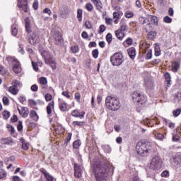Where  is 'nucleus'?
Wrapping results in <instances>:
<instances>
[{
  "mask_svg": "<svg viewBox=\"0 0 181 181\" xmlns=\"http://www.w3.org/2000/svg\"><path fill=\"white\" fill-rule=\"evenodd\" d=\"M77 19L78 22H81V21H83V10L81 8H78L77 10Z\"/></svg>",
  "mask_w": 181,
  "mask_h": 181,
  "instance_id": "obj_28",
  "label": "nucleus"
},
{
  "mask_svg": "<svg viewBox=\"0 0 181 181\" xmlns=\"http://www.w3.org/2000/svg\"><path fill=\"white\" fill-rule=\"evenodd\" d=\"M181 113V109L178 108L173 112V117H179Z\"/></svg>",
  "mask_w": 181,
  "mask_h": 181,
  "instance_id": "obj_40",
  "label": "nucleus"
},
{
  "mask_svg": "<svg viewBox=\"0 0 181 181\" xmlns=\"http://www.w3.org/2000/svg\"><path fill=\"white\" fill-rule=\"evenodd\" d=\"M18 6L23 11V12L28 13V1L26 0H18Z\"/></svg>",
  "mask_w": 181,
  "mask_h": 181,
  "instance_id": "obj_14",
  "label": "nucleus"
},
{
  "mask_svg": "<svg viewBox=\"0 0 181 181\" xmlns=\"http://www.w3.org/2000/svg\"><path fill=\"white\" fill-rule=\"evenodd\" d=\"M9 117H11V113L8 111L5 110L4 112H3V117L4 118V119H8Z\"/></svg>",
  "mask_w": 181,
  "mask_h": 181,
  "instance_id": "obj_42",
  "label": "nucleus"
},
{
  "mask_svg": "<svg viewBox=\"0 0 181 181\" xmlns=\"http://www.w3.org/2000/svg\"><path fill=\"white\" fill-rule=\"evenodd\" d=\"M30 90H31V91H34V92L37 91V90H38L37 85H36V84L33 85L30 88Z\"/></svg>",
  "mask_w": 181,
  "mask_h": 181,
  "instance_id": "obj_62",
  "label": "nucleus"
},
{
  "mask_svg": "<svg viewBox=\"0 0 181 181\" xmlns=\"http://www.w3.org/2000/svg\"><path fill=\"white\" fill-rule=\"evenodd\" d=\"M105 22L106 25H112L113 21H112V18H105Z\"/></svg>",
  "mask_w": 181,
  "mask_h": 181,
  "instance_id": "obj_52",
  "label": "nucleus"
},
{
  "mask_svg": "<svg viewBox=\"0 0 181 181\" xmlns=\"http://www.w3.org/2000/svg\"><path fill=\"white\" fill-rule=\"evenodd\" d=\"M11 122H16L18 121V116L13 115L11 119Z\"/></svg>",
  "mask_w": 181,
  "mask_h": 181,
  "instance_id": "obj_64",
  "label": "nucleus"
},
{
  "mask_svg": "<svg viewBox=\"0 0 181 181\" xmlns=\"http://www.w3.org/2000/svg\"><path fill=\"white\" fill-rule=\"evenodd\" d=\"M3 103H4V105H9V98H8L7 97H4Z\"/></svg>",
  "mask_w": 181,
  "mask_h": 181,
  "instance_id": "obj_56",
  "label": "nucleus"
},
{
  "mask_svg": "<svg viewBox=\"0 0 181 181\" xmlns=\"http://www.w3.org/2000/svg\"><path fill=\"white\" fill-rule=\"evenodd\" d=\"M21 142L22 144V148L24 151H28L29 149V145L25 142V139H21Z\"/></svg>",
  "mask_w": 181,
  "mask_h": 181,
  "instance_id": "obj_32",
  "label": "nucleus"
},
{
  "mask_svg": "<svg viewBox=\"0 0 181 181\" xmlns=\"http://www.w3.org/2000/svg\"><path fill=\"white\" fill-rule=\"evenodd\" d=\"M30 117L33 119V121H38L39 120V115H37V112L35 110H32L30 113Z\"/></svg>",
  "mask_w": 181,
  "mask_h": 181,
  "instance_id": "obj_24",
  "label": "nucleus"
},
{
  "mask_svg": "<svg viewBox=\"0 0 181 181\" xmlns=\"http://www.w3.org/2000/svg\"><path fill=\"white\" fill-rule=\"evenodd\" d=\"M21 86V83L18 80H15L13 83V86H11L8 89L9 93L11 94H13V95H16L18 94V92L19 91V89H18V87Z\"/></svg>",
  "mask_w": 181,
  "mask_h": 181,
  "instance_id": "obj_10",
  "label": "nucleus"
},
{
  "mask_svg": "<svg viewBox=\"0 0 181 181\" xmlns=\"http://www.w3.org/2000/svg\"><path fill=\"white\" fill-rule=\"evenodd\" d=\"M39 81L40 84L42 86V88H46V86L47 84V79L45 77H41Z\"/></svg>",
  "mask_w": 181,
  "mask_h": 181,
  "instance_id": "obj_27",
  "label": "nucleus"
},
{
  "mask_svg": "<svg viewBox=\"0 0 181 181\" xmlns=\"http://www.w3.org/2000/svg\"><path fill=\"white\" fill-rule=\"evenodd\" d=\"M146 59V60H151V59H152V49H148Z\"/></svg>",
  "mask_w": 181,
  "mask_h": 181,
  "instance_id": "obj_46",
  "label": "nucleus"
},
{
  "mask_svg": "<svg viewBox=\"0 0 181 181\" xmlns=\"http://www.w3.org/2000/svg\"><path fill=\"white\" fill-rule=\"evenodd\" d=\"M18 131H22L23 129V125H22V122L19 121L17 126Z\"/></svg>",
  "mask_w": 181,
  "mask_h": 181,
  "instance_id": "obj_59",
  "label": "nucleus"
},
{
  "mask_svg": "<svg viewBox=\"0 0 181 181\" xmlns=\"http://www.w3.org/2000/svg\"><path fill=\"white\" fill-rule=\"evenodd\" d=\"M132 100L134 103H140V104H145L146 103V97L138 92H133L132 94Z\"/></svg>",
  "mask_w": 181,
  "mask_h": 181,
  "instance_id": "obj_9",
  "label": "nucleus"
},
{
  "mask_svg": "<svg viewBox=\"0 0 181 181\" xmlns=\"http://www.w3.org/2000/svg\"><path fill=\"white\" fill-rule=\"evenodd\" d=\"M81 146V141L80 140H76L73 143V146L74 149H78V148H80Z\"/></svg>",
  "mask_w": 181,
  "mask_h": 181,
  "instance_id": "obj_33",
  "label": "nucleus"
},
{
  "mask_svg": "<svg viewBox=\"0 0 181 181\" xmlns=\"http://www.w3.org/2000/svg\"><path fill=\"white\" fill-rule=\"evenodd\" d=\"M0 144L1 145H11L13 144V140L11 137L1 138L0 139Z\"/></svg>",
  "mask_w": 181,
  "mask_h": 181,
  "instance_id": "obj_18",
  "label": "nucleus"
},
{
  "mask_svg": "<svg viewBox=\"0 0 181 181\" xmlns=\"http://www.w3.org/2000/svg\"><path fill=\"white\" fill-rule=\"evenodd\" d=\"M53 39L55 45H60L61 43H63V37L60 32L54 33L53 35Z\"/></svg>",
  "mask_w": 181,
  "mask_h": 181,
  "instance_id": "obj_11",
  "label": "nucleus"
},
{
  "mask_svg": "<svg viewBox=\"0 0 181 181\" xmlns=\"http://www.w3.org/2000/svg\"><path fill=\"white\" fill-rule=\"evenodd\" d=\"M149 168L152 170H160V169H162V159L159 155H155L153 156Z\"/></svg>",
  "mask_w": 181,
  "mask_h": 181,
  "instance_id": "obj_6",
  "label": "nucleus"
},
{
  "mask_svg": "<svg viewBox=\"0 0 181 181\" xmlns=\"http://www.w3.org/2000/svg\"><path fill=\"white\" fill-rule=\"evenodd\" d=\"M19 114L22 115L23 118H27L28 115H29V110H28V107H22L21 111L20 109H18Z\"/></svg>",
  "mask_w": 181,
  "mask_h": 181,
  "instance_id": "obj_20",
  "label": "nucleus"
},
{
  "mask_svg": "<svg viewBox=\"0 0 181 181\" xmlns=\"http://www.w3.org/2000/svg\"><path fill=\"white\" fill-rule=\"evenodd\" d=\"M159 63H160V59H153L151 62V64H153V66L156 65V64H159Z\"/></svg>",
  "mask_w": 181,
  "mask_h": 181,
  "instance_id": "obj_60",
  "label": "nucleus"
},
{
  "mask_svg": "<svg viewBox=\"0 0 181 181\" xmlns=\"http://www.w3.org/2000/svg\"><path fill=\"white\" fill-rule=\"evenodd\" d=\"M106 40L109 43H111V42H112V35L111 33H107V34Z\"/></svg>",
  "mask_w": 181,
  "mask_h": 181,
  "instance_id": "obj_47",
  "label": "nucleus"
},
{
  "mask_svg": "<svg viewBox=\"0 0 181 181\" xmlns=\"http://www.w3.org/2000/svg\"><path fill=\"white\" fill-rule=\"evenodd\" d=\"M125 30H127V24L125 23V20L122 19L120 28L115 32V36L119 40H122L125 37V33H124Z\"/></svg>",
  "mask_w": 181,
  "mask_h": 181,
  "instance_id": "obj_7",
  "label": "nucleus"
},
{
  "mask_svg": "<svg viewBox=\"0 0 181 181\" xmlns=\"http://www.w3.org/2000/svg\"><path fill=\"white\" fill-rule=\"evenodd\" d=\"M105 104L107 108L110 111H118V109L121 107L119 99L117 97H112L108 95L105 99Z\"/></svg>",
  "mask_w": 181,
  "mask_h": 181,
  "instance_id": "obj_3",
  "label": "nucleus"
},
{
  "mask_svg": "<svg viewBox=\"0 0 181 181\" xmlns=\"http://www.w3.org/2000/svg\"><path fill=\"white\" fill-rule=\"evenodd\" d=\"M175 101L177 103H180L181 101V93H177V95L175 97Z\"/></svg>",
  "mask_w": 181,
  "mask_h": 181,
  "instance_id": "obj_48",
  "label": "nucleus"
},
{
  "mask_svg": "<svg viewBox=\"0 0 181 181\" xmlns=\"http://www.w3.org/2000/svg\"><path fill=\"white\" fill-rule=\"evenodd\" d=\"M6 171L2 168H0V179H5L6 177Z\"/></svg>",
  "mask_w": 181,
  "mask_h": 181,
  "instance_id": "obj_36",
  "label": "nucleus"
},
{
  "mask_svg": "<svg viewBox=\"0 0 181 181\" xmlns=\"http://www.w3.org/2000/svg\"><path fill=\"white\" fill-rule=\"evenodd\" d=\"M145 84L148 88H152L153 87V82L150 79H145Z\"/></svg>",
  "mask_w": 181,
  "mask_h": 181,
  "instance_id": "obj_31",
  "label": "nucleus"
},
{
  "mask_svg": "<svg viewBox=\"0 0 181 181\" xmlns=\"http://www.w3.org/2000/svg\"><path fill=\"white\" fill-rule=\"evenodd\" d=\"M128 54L131 59H135V56H136V51L135 48L131 47L127 49Z\"/></svg>",
  "mask_w": 181,
  "mask_h": 181,
  "instance_id": "obj_22",
  "label": "nucleus"
},
{
  "mask_svg": "<svg viewBox=\"0 0 181 181\" xmlns=\"http://www.w3.org/2000/svg\"><path fill=\"white\" fill-rule=\"evenodd\" d=\"M25 25V30L28 33H30L32 32V30L30 29V21L29 20V18H25L24 19Z\"/></svg>",
  "mask_w": 181,
  "mask_h": 181,
  "instance_id": "obj_21",
  "label": "nucleus"
},
{
  "mask_svg": "<svg viewBox=\"0 0 181 181\" xmlns=\"http://www.w3.org/2000/svg\"><path fill=\"white\" fill-rule=\"evenodd\" d=\"M72 125H74V127H83V125H84V122L74 121L72 122Z\"/></svg>",
  "mask_w": 181,
  "mask_h": 181,
  "instance_id": "obj_38",
  "label": "nucleus"
},
{
  "mask_svg": "<svg viewBox=\"0 0 181 181\" xmlns=\"http://www.w3.org/2000/svg\"><path fill=\"white\" fill-rule=\"evenodd\" d=\"M122 54L117 52L110 57V62L112 66H121L124 62Z\"/></svg>",
  "mask_w": 181,
  "mask_h": 181,
  "instance_id": "obj_8",
  "label": "nucleus"
},
{
  "mask_svg": "<svg viewBox=\"0 0 181 181\" xmlns=\"http://www.w3.org/2000/svg\"><path fill=\"white\" fill-rule=\"evenodd\" d=\"M43 13H47L49 16H50V15H52V11L47 8H46L43 10Z\"/></svg>",
  "mask_w": 181,
  "mask_h": 181,
  "instance_id": "obj_63",
  "label": "nucleus"
},
{
  "mask_svg": "<svg viewBox=\"0 0 181 181\" xmlns=\"http://www.w3.org/2000/svg\"><path fill=\"white\" fill-rule=\"evenodd\" d=\"M59 108L61 111H66L67 110V103H64L59 105Z\"/></svg>",
  "mask_w": 181,
  "mask_h": 181,
  "instance_id": "obj_41",
  "label": "nucleus"
},
{
  "mask_svg": "<svg viewBox=\"0 0 181 181\" xmlns=\"http://www.w3.org/2000/svg\"><path fill=\"white\" fill-rule=\"evenodd\" d=\"M156 32L150 30L147 34L148 39H149V40H153V39L156 37Z\"/></svg>",
  "mask_w": 181,
  "mask_h": 181,
  "instance_id": "obj_26",
  "label": "nucleus"
},
{
  "mask_svg": "<svg viewBox=\"0 0 181 181\" xmlns=\"http://www.w3.org/2000/svg\"><path fill=\"white\" fill-rule=\"evenodd\" d=\"M179 67H180V64H179V62H175L173 63L172 71L174 73H176L177 71V70H179Z\"/></svg>",
  "mask_w": 181,
  "mask_h": 181,
  "instance_id": "obj_25",
  "label": "nucleus"
},
{
  "mask_svg": "<svg viewBox=\"0 0 181 181\" xmlns=\"http://www.w3.org/2000/svg\"><path fill=\"white\" fill-rule=\"evenodd\" d=\"M91 168L92 170L95 173V177L97 181H108L110 167L105 161L100 160H93Z\"/></svg>",
  "mask_w": 181,
  "mask_h": 181,
  "instance_id": "obj_1",
  "label": "nucleus"
},
{
  "mask_svg": "<svg viewBox=\"0 0 181 181\" xmlns=\"http://www.w3.org/2000/svg\"><path fill=\"white\" fill-rule=\"evenodd\" d=\"M40 41V39L39 38V35L35 33L28 39L29 43L33 45H37V43H39Z\"/></svg>",
  "mask_w": 181,
  "mask_h": 181,
  "instance_id": "obj_12",
  "label": "nucleus"
},
{
  "mask_svg": "<svg viewBox=\"0 0 181 181\" xmlns=\"http://www.w3.org/2000/svg\"><path fill=\"white\" fill-rule=\"evenodd\" d=\"M168 176H169V171H168V170H164V171L161 173V177H168Z\"/></svg>",
  "mask_w": 181,
  "mask_h": 181,
  "instance_id": "obj_58",
  "label": "nucleus"
},
{
  "mask_svg": "<svg viewBox=\"0 0 181 181\" xmlns=\"http://www.w3.org/2000/svg\"><path fill=\"white\" fill-rule=\"evenodd\" d=\"M81 98V95H80V93H75V100L78 101V103H80V100Z\"/></svg>",
  "mask_w": 181,
  "mask_h": 181,
  "instance_id": "obj_55",
  "label": "nucleus"
},
{
  "mask_svg": "<svg viewBox=\"0 0 181 181\" xmlns=\"http://www.w3.org/2000/svg\"><path fill=\"white\" fill-rule=\"evenodd\" d=\"M0 74H1V76H5V74H8V70H6V69H5V67L4 66H0Z\"/></svg>",
  "mask_w": 181,
  "mask_h": 181,
  "instance_id": "obj_39",
  "label": "nucleus"
},
{
  "mask_svg": "<svg viewBox=\"0 0 181 181\" xmlns=\"http://www.w3.org/2000/svg\"><path fill=\"white\" fill-rule=\"evenodd\" d=\"M71 52L74 54L78 53V52H80V48L77 45L73 46L71 47Z\"/></svg>",
  "mask_w": 181,
  "mask_h": 181,
  "instance_id": "obj_37",
  "label": "nucleus"
},
{
  "mask_svg": "<svg viewBox=\"0 0 181 181\" xmlns=\"http://www.w3.org/2000/svg\"><path fill=\"white\" fill-rule=\"evenodd\" d=\"M126 18H134V13L132 11H126L124 13Z\"/></svg>",
  "mask_w": 181,
  "mask_h": 181,
  "instance_id": "obj_45",
  "label": "nucleus"
},
{
  "mask_svg": "<svg viewBox=\"0 0 181 181\" xmlns=\"http://www.w3.org/2000/svg\"><path fill=\"white\" fill-rule=\"evenodd\" d=\"M86 115L85 112H78V110H73L71 112L72 117H75L76 118H80L83 119L84 118V115Z\"/></svg>",
  "mask_w": 181,
  "mask_h": 181,
  "instance_id": "obj_17",
  "label": "nucleus"
},
{
  "mask_svg": "<svg viewBox=\"0 0 181 181\" xmlns=\"http://www.w3.org/2000/svg\"><path fill=\"white\" fill-rule=\"evenodd\" d=\"M105 29H107V28L105 27V25H101L99 27L98 33H99L100 35H101V33H104V32H105Z\"/></svg>",
  "mask_w": 181,
  "mask_h": 181,
  "instance_id": "obj_43",
  "label": "nucleus"
},
{
  "mask_svg": "<svg viewBox=\"0 0 181 181\" xmlns=\"http://www.w3.org/2000/svg\"><path fill=\"white\" fill-rule=\"evenodd\" d=\"M13 71L14 73H16V74H18L22 71L19 62H14V64H13Z\"/></svg>",
  "mask_w": 181,
  "mask_h": 181,
  "instance_id": "obj_19",
  "label": "nucleus"
},
{
  "mask_svg": "<svg viewBox=\"0 0 181 181\" xmlns=\"http://www.w3.org/2000/svg\"><path fill=\"white\" fill-rule=\"evenodd\" d=\"M11 35L13 36H16V35H18V26L16 25H13L11 26Z\"/></svg>",
  "mask_w": 181,
  "mask_h": 181,
  "instance_id": "obj_30",
  "label": "nucleus"
},
{
  "mask_svg": "<svg viewBox=\"0 0 181 181\" xmlns=\"http://www.w3.org/2000/svg\"><path fill=\"white\" fill-rule=\"evenodd\" d=\"M163 22L165 23H172V18L166 16L163 18Z\"/></svg>",
  "mask_w": 181,
  "mask_h": 181,
  "instance_id": "obj_44",
  "label": "nucleus"
},
{
  "mask_svg": "<svg viewBox=\"0 0 181 181\" xmlns=\"http://www.w3.org/2000/svg\"><path fill=\"white\" fill-rule=\"evenodd\" d=\"M41 56H42L45 64H50L52 69H55L57 68L56 66V60L53 58V54L49 51H42L41 52Z\"/></svg>",
  "mask_w": 181,
  "mask_h": 181,
  "instance_id": "obj_4",
  "label": "nucleus"
},
{
  "mask_svg": "<svg viewBox=\"0 0 181 181\" xmlns=\"http://www.w3.org/2000/svg\"><path fill=\"white\" fill-rule=\"evenodd\" d=\"M136 151L138 155L146 158L153 152V147L152 143L146 140H141L136 146Z\"/></svg>",
  "mask_w": 181,
  "mask_h": 181,
  "instance_id": "obj_2",
  "label": "nucleus"
},
{
  "mask_svg": "<svg viewBox=\"0 0 181 181\" xmlns=\"http://www.w3.org/2000/svg\"><path fill=\"white\" fill-rule=\"evenodd\" d=\"M139 23L141 25H148V23H149V18H148V16L145 18V17H140L139 18Z\"/></svg>",
  "mask_w": 181,
  "mask_h": 181,
  "instance_id": "obj_23",
  "label": "nucleus"
},
{
  "mask_svg": "<svg viewBox=\"0 0 181 181\" xmlns=\"http://www.w3.org/2000/svg\"><path fill=\"white\" fill-rule=\"evenodd\" d=\"M52 98V96L49 93H47L45 95V100H46V101H51Z\"/></svg>",
  "mask_w": 181,
  "mask_h": 181,
  "instance_id": "obj_61",
  "label": "nucleus"
},
{
  "mask_svg": "<svg viewBox=\"0 0 181 181\" xmlns=\"http://www.w3.org/2000/svg\"><path fill=\"white\" fill-rule=\"evenodd\" d=\"M54 107V102H52L47 106V112L49 115L52 114V107Z\"/></svg>",
  "mask_w": 181,
  "mask_h": 181,
  "instance_id": "obj_29",
  "label": "nucleus"
},
{
  "mask_svg": "<svg viewBox=\"0 0 181 181\" xmlns=\"http://www.w3.org/2000/svg\"><path fill=\"white\" fill-rule=\"evenodd\" d=\"M85 8L88 12H91L94 9V6L91 3H87L85 6Z\"/></svg>",
  "mask_w": 181,
  "mask_h": 181,
  "instance_id": "obj_35",
  "label": "nucleus"
},
{
  "mask_svg": "<svg viewBox=\"0 0 181 181\" xmlns=\"http://www.w3.org/2000/svg\"><path fill=\"white\" fill-rule=\"evenodd\" d=\"M98 54H99L98 49L93 50L92 56L93 57H94V59H97L98 57Z\"/></svg>",
  "mask_w": 181,
  "mask_h": 181,
  "instance_id": "obj_49",
  "label": "nucleus"
},
{
  "mask_svg": "<svg viewBox=\"0 0 181 181\" xmlns=\"http://www.w3.org/2000/svg\"><path fill=\"white\" fill-rule=\"evenodd\" d=\"M155 56H160V48H159L158 46L155 47Z\"/></svg>",
  "mask_w": 181,
  "mask_h": 181,
  "instance_id": "obj_51",
  "label": "nucleus"
},
{
  "mask_svg": "<svg viewBox=\"0 0 181 181\" xmlns=\"http://www.w3.org/2000/svg\"><path fill=\"white\" fill-rule=\"evenodd\" d=\"M6 60L7 62L11 64V63H12V64H15V62H18V60H16V59H15V57H11V56H8L6 57Z\"/></svg>",
  "mask_w": 181,
  "mask_h": 181,
  "instance_id": "obj_34",
  "label": "nucleus"
},
{
  "mask_svg": "<svg viewBox=\"0 0 181 181\" xmlns=\"http://www.w3.org/2000/svg\"><path fill=\"white\" fill-rule=\"evenodd\" d=\"M40 172H41V173H42L44 175V177H45L47 181L54 180V177H53V176H52L49 173H47V171L46 170H45V168H41L40 170Z\"/></svg>",
  "mask_w": 181,
  "mask_h": 181,
  "instance_id": "obj_15",
  "label": "nucleus"
},
{
  "mask_svg": "<svg viewBox=\"0 0 181 181\" xmlns=\"http://www.w3.org/2000/svg\"><path fill=\"white\" fill-rule=\"evenodd\" d=\"M165 77L166 81H168V84H170V74L169 73L165 74Z\"/></svg>",
  "mask_w": 181,
  "mask_h": 181,
  "instance_id": "obj_57",
  "label": "nucleus"
},
{
  "mask_svg": "<svg viewBox=\"0 0 181 181\" xmlns=\"http://www.w3.org/2000/svg\"><path fill=\"white\" fill-rule=\"evenodd\" d=\"M32 66H33V69L35 71H37L39 70V66L37 65V63H35L33 61L32 62Z\"/></svg>",
  "mask_w": 181,
  "mask_h": 181,
  "instance_id": "obj_54",
  "label": "nucleus"
},
{
  "mask_svg": "<svg viewBox=\"0 0 181 181\" xmlns=\"http://www.w3.org/2000/svg\"><path fill=\"white\" fill-rule=\"evenodd\" d=\"M33 8L36 11L39 8V2L37 1H35L33 4Z\"/></svg>",
  "mask_w": 181,
  "mask_h": 181,
  "instance_id": "obj_53",
  "label": "nucleus"
},
{
  "mask_svg": "<svg viewBox=\"0 0 181 181\" xmlns=\"http://www.w3.org/2000/svg\"><path fill=\"white\" fill-rule=\"evenodd\" d=\"M154 135H155V138H156V139H163V135L160 133H155V132H153Z\"/></svg>",
  "mask_w": 181,
  "mask_h": 181,
  "instance_id": "obj_50",
  "label": "nucleus"
},
{
  "mask_svg": "<svg viewBox=\"0 0 181 181\" xmlns=\"http://www.w3.org/2000/svg\"><path fill=\"white\" fill-rule=\"evenodd\" d=\"M94 6L99 12H103V3L100 0H90Z\"/></svg>",
  "mask_w": 181,
  "mask_h": 181,
  "instance_id": "obj_16",
  "label": "nucleus"
},
{
  "mask_svg": "<svg viewBox=\"0 0 181 181\" xmlns=\"http://www.w3.org/2000/svg\"><path fill=\"white\" fill-rule=\"evenodd\" d=\"M82 168L81 165H78L77 164H74V176L75 177H78V179H80L82 176Z\"/></svg>",
  "mask_w": 181,
  "mask_h": 181,
  "instance_id": "obj_13",
  "label": "nucleus"
},
{
  "mask_svg": "<svg viewBox=\"0 0 181 181\" xmlns=\"http://www.w3.org/2000/svg\"><path fill=\"white\" fill-rule=\"evenodd\" d=\"M159 25V18L156 16L148 15V23L144 25V29L146 32H149L153 29V26Z\"/></svg>",
  "mask_w": 181,
  "mask_h": 181,
  "instance_id": "obj_5",
  "label": "nucleus"
}]
</instances>
